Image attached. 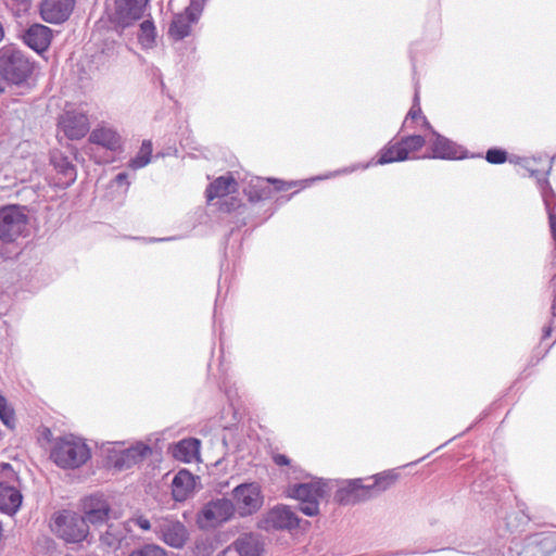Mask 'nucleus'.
Segmentation results:
<instances>
[{"label":"nucleus","mask_w":556,"mask_h":556,"mask_svg":"<svg viewBox=\"0 0 556 556\" xmlns=\"http://www.w3.org/2000/svg\"><path fill=\"white\" fill-rule=\"evenodd\" d=\"M90 456V450L85 441L73 434L56 438L50 454L55 465L63 469L79 468Z\"/></svg>","instance_id":"f257e3e1"},{"label":"nucleus","mask_w":556,"mask_h":556,"mask_svg":"<svg viewBox=\"0 0 556 556\" xmlns=\"http://www.w3.org/2000/svg\"><path fill=\"white\" fill-rule=\"evenodd\" d=\"M393 481L390 475H377L371 484H364L362 479L350 480L337 490L334 500L341 505H354L379 495Z\"/></svg>","instance_id":"f03ea898"},{"label":"nucleus","mask_w":556,"mask_h":556,"mask_svg":"<svg viewBox=\"0 0 556 556\" xmlns=\"http://www.w3.org/2000/svg\"><path fill=\"white\" fill-rule=\"evenodd\" d=\"M33 73V63L12 45L0 48V77L8 84L21 85Z\"/></svg>","instance_id":"7ed1b4c3"},{"label":"nucleus","mask_w":556,"mask_h":556,"mask_svg":"<svg viewBox=\"0 0 556 556\" xmlns=\"http://www.w3.org/2000/svg\"><path fill=\"white\" fill-rule=\"evenodd\" d=\"M149 0H108L105 14L113 29L122 31L139 21Z\"/></svg>","instance_id":"20e7f679"},{"label":"nucleus","mask_w":556,"mask_h":556,"mask_svg":"<svg viewBox=\"0 0 556 556\" xmlns=\"http://www.w3.org/2000/svg\"><path fill=\"white\" fill-rule=\"evenodd\" d=\"M28 216L25 208L18 205L0 207V242L14 243L24 237L27 230Z\"/></svg>","instance_id":"39448f33"},{"label":"nucleus","mask_w":556,"mask_h":556,"mask_svg":"<svg viewBox=\"0 0 556 556\" xmlns=\"http://www.w3.org/2000/svg\"><path fill=\"white\" fill-rule=\"evenodd\" d=\"M52 531L67 543H79L87 539L89 527L83 516L63 510L59 513L51 526Z\"/></svg>","instance_id":"423d86ee"},{"label":"nucleus","mask_w":556,"mask_h":556,"mask_svg":"<svg viewBox=\"0 0 556 556\" xmlns=\"http://www.w3.org/2000/svg\"><path fill=\"white\" fill-rule=\"evenodd\" d=\"M235 511L240 517H247L255 514L263 505V495L261 486L256 482L242 483L232 490L231 500Z\"/></svg>","instance_id":"0eeeda50"},{"label":"nucleus","mask_w":556,"mask_h":556,"mask_svg":"<svg viewBox=\"0 0 556 556\" xmlns=\"http://www.w3.org/2000/svg\"><path fill=\"white\" fill-rule=\"evenodd\" d=\"M291 497L300 501L299 509L306 516L319 513V500L325 496V484L320 481L294 484L290 488Z\"/></svg>","instance_id":"6e6552de"},{"label":"nucleus","mask_w":556,"mask_h":556,"mask_svg":"<svg viewBox=\"0 0 556 556\" xmlns=\"http://www.w3.org/2000/svg\"><path fill=\"white\" fill-rule=\"evenodd\" d=\"M300 519L287 506H276L257 522V528L265 531L292 530L299 527Z\"/></svg>","instance_id":"1a4fd4ad"},{"label":"nucleus","mask_w":556,"mask_h":556,"mask_svg":"<svg viewBox=\"0 0 556 556\" xmlns=\"http://www.w3.org/2000/svg\"><path fill=\"white\" fill-rule=\"evenodd\" d=\"M235 514V506L231 500L217 498L204 505L200 513L199 520L203 527H216L228 521Z\"/></svg>","instance_id":"9d476101"},{"label":"nucleus","mask_w":556,"mask_h":556,"mask_svg":"<svg viewBox=\"0 0 556 556\" xmlns=\"http://www.w3.org/2000/svg\"><path fill=\"white\" fill-rule=\"evenodd\" d=\"M154 531L167 545L175 548H181L188 539L186 527L169 517L157 519Z\"/></svg>","instance_id":"9b49d317"},{"label":"nucleus","mask_w":556,"mask_h":556,"mask_svg":"<svg viewBox=\"0 0 556 556\" xmlns=\"http://www.w3.org/2000/svg\"><path fill=\"white\" fill-rule=\"evenodd\" d=\"M556 552V531L529 536L519 556H552Z\"/></svg>","instance_id":"f8f14e48"},{"label":"nucleus","mask_w":556,"mask_h":556,"mask_svg":"<svg viewBox=\"0 0 556 556\" xmlns=\"http://www.w3.org/2000/svg\"><path fill=\"white\" fill-rule=\"evenodd\" d=\"M149 454H151L150 446L142 442H137L128 448L114 452V454L110 456V460L115 468L124 470L141 463Z\"/></svg>","instance_id":"ddd939ff"},{"label":"nucleus","mask_w":556,"mask_h":556,"mask_svg":"<svg viewBox=\"0 0 556 556\" xmlns=\"http://www.w3.org/2000/svg\"><path fill=\"white\" fill-rule=\"evenodd\" d=\"M59 126L71 140H78L89 131L87 115L77 111H66L61 115Z\"/></svg>","instance_id":"4468645a"},{"label":"nucleus","mask_w":556,"mask_h":556,"mask_svg":"<svg viewBox=\"0 0 556 556\" xmlns=\"http://www.w3.org/2000/svg\"><path fill=\"white\" fill-rule=\"evenodd\" d=\"M86 523L102 525L109 520L111 507L103 495H90L83 502Z\"/></svg>","instance_id":"2eb2a0df"},{"label":"nucleus","mask_w":556,"mask_h":556,"mask_svg":"<svg viewBox=\"0 0 556 556\" xmlns=\"http://www.w3.org/2000/svg\"><path fill=\"white\" fill-rule=\"evenodd\" d=\"M74 4L75 0H42L40 15L48 23L60 24L70 17Z\"/></svg>","instance_id":"dca6fc26"},{"label":"nucleus","mask_w":556,"mask_h":556,"mask_svg":"<svg viewBox=\"0 0 556 556\" xmlns=\"http://www.w3.org/2000/svg\"><path fill=\"white\" fill-rule=\"evenodd\" d=\"M23 41L34 51L41 53L48 49L52 39V30L42 24H33L24 30Z\"/></svg>","instance_id":"f3484780"},{"label":"nucleus","mask_w":556,"mask_h":556,"mask_svg":"<svg viewBox=\"0 0 556 556\" xmlns=\"http://www.w3.org/2000/svg\"><path fill=\"white\" fill-rule=\"evenodd\" d=\"M431 138L428 142L431 144L432 157L435 159H460L458 147L450 139L438 134L433 128L430 129Z\"/></svg>","instance_id":"a211bd4d"},{"label":"nucleus","mask_w":556,"mask_h":556,"mask_svg":"<svg viewBox=\"0 0 556 556\" xmlns=\"http://www.w3.org/2000/svg\"><path fill=\"white\" fill-rule=\"evenodd\" d=\"M194 477L188 470H179L172 481V495L176 502L186 501L194 490Z\"/></svg>","instance_id":"6ab92c4d"},{"label":"nucleus","mask_w":556,"mask_h":556,"mask_svg":"<svg viewBox=\"0 0 556 556\" xmlns=\"http://www.w3.org/2000/svg\"><path fill=\"white\" fill-rule=\"evenodd\" d=\"M239 556H262L264 544L258 534H241L231 545Z\"/></svg>","instance_id":"aec40b11"},{"label":"nucleus","mask_w":556,"mask_h":556,"mask_svg":"<svg viewBox=\"0 0 556 556\" xmlns=\"http://www.w3.org/2000/svg\"><path fill=\"white\" fill-rule=\"evenodd\" d=\"M198 20L197 14L191 8L185 12L176 14L169 26V35L176 40H181L190 34L191 25Z\"/></svg>","instance_id":"412c9836"},{"label":"nucleus","mask_w":556,"mask_h":556,"mask_svg":"<svg viewBox=\"0 0 556 556\" xmlns=\"http://www.w3.org/2000/svg\"><path fill=\"white\" fill-rule=\"evenodd\" d=\"M89 141L111 151H118L122 148V137L116 130L109 127L93 129Z\"/></svg>","instance_id":"4be33fe9"},{"label":"nucleus","mask_w":556,"mask_h":556,"mask_svg":"<svg viewBox=\"0 0 556 556\" xmlns=\"http://www.w3.org/2000/svg\"><path fill=\"white\" fill-rule=\"evenodd\" d=\"M22 504L21 492L5 483H0V510L9 515L15 514Z\"/></svg>","instance_id":"5701e85b"},{"label":"nucleus","mask_w":556,"mask_h":556,"mask_svg":"<svg viewBox=\"0 0 556 556\" xmlns=\"http://www.w3.org/2000/svg\"><path fill=\"white\" fill-rule=\"evenodd\" d=\"M237 190V181L231 175L220 176L211 182L206 189V198L212 201L215 198L228 195Z\"/></svg>","instance_id":"b1692460"},{"label":"nucleus","mask_w":556,"mask_h":556,"mask_svg":"<svg viewBox=\"0 0 556 556\" xmlns=\"http://www.w3.org/2000/svg\"><path fill=\"white\" fill-rule=\"evenodd\" d=\"M200 441L198 439H184L174 448V456L184 462H191L199 453Z\"/></svg>","instance_id":"393cba45"},{"label":"nucleus","mask_w":556,"mask_h":556,"mask_svg":"<svg viewBox=\"0 0 556 556\" xmlns=\"http://www.w3.org/2000/svg\"><path fill=\"white\" fill-rule=\"evenodd\" d=\"M51 163L58 173L62 174L66 178V185H70L76 179V169L68 157L62 153H53L51 155Z\"/></svg>","instance_id":"a878e982"},{"label":"nucleus","mask_w":556,"mask_h":556,"mask_svg":"<svg viewBox=\"0 0 556 556\" xmlns=\"http://www.w3.org/2000/svg\"><path fill=\"white\" fill-rule=\"evenodd\" d=\"M124 539L125 529L114 523L109 525L106 531L100 536L101 543L111 548H118Z\"/></svg>","instance_id":"bb28decb"},{"label":"nucleus","mask_w":556,"mask_h":556,"mask_svg":"<svg viewBox=\"0 0 556 556\" xmlns=\"http://www.w3.org/2000/svg\"><path fill=\"white\" fill-rule=\"evenodd\" d=\"M406 160V150L401 148L400 142L384 148L380 152L378 164H388L392 162H400Z\"/></svg>","instance_id":"cd10ccee"},{"label":"nucleus","mask_w":556,"mask_h":556,"mask_svg":"<svg viewBox=\"0 0 556 556\" xmlns=\"http://www.w3.org/2000/svg\"><path fill=\"white\" fill-rule=\"evenodd\" d=\"M152 143L150 140H144L140 147L137 155L130 160L129 166L132 169H139L148 165L151 161Z\"/></svg>","instance_id":"c85d7f7f"},{"label":"nucleus","mask_w":556,"mask_h":556,"mask_svg":"<svg viewBox=\"0 0 556 556\" xmlns=\"http://www.w3.org/2000/svg\"><path fill=\"white\" fill-rule=\"evenodd\" d=\"M155 26L152 21H143L140 24V33L138 39L141 46L146 49L152 48L155 43Z\"/></svg>","instance_id":"c756f323"},{"label":"nucleus","mask_w":556,"mask_h":556,"mask_svg":"<svg viewBox=\"0 0 556 556\" xmlns=\"http://www.w3.org/2000/svg\"><path fill=\"white\" fill-rule=\"evenodd\" d=\"M417 118L422 119V125L427 129L430 130L432 128L431 125L429 124V122L427 121V118L425 116H422V114H421V109L419 106V93H418V90L416 89L415 97H414V104H413L412 109L409 110V112L403 123V127L408 128L410 126V124L414 123V121Z\"/></svg>","instance_id":"7c9ffc66"},{"label":"nucleus","mask_w":556,"mask_h":556,"mask_svg":"<svg viewBox=\"0 0 556 556\" xmlns=\"http://www.w3.org/2000/svg\"><path fill=\"white\" fill-rule=\"evenodd\" d=\"M399 142L401 144V148L406 150V159H407L408 154L410 152L418 151L425 146L426 138L420 135H409V136L403 137Z\"/></svg>","instance_id":"2f4dec72"},{"label":"nucleus","mask_w":556,"mask_h":556,"mask_svg":"<svg viewBox=\"0 0 556 556\" xmlns=\"http://www.w3.org/2000/svg\"><path fill=\"white\" fill-rule=\"evenodd\" d=\"M0 419L10 429L15 426V417L13 409L8 405L4 396L0 394Z\"/></svg>","instance_id":"473e14b6"},{"label":"nucleus","mask_w":556,"mask_h":556,"mask_svg":"<svg viewBox=\"0 0 556 556\" xmlns=\"http://www.w3.org/2000/svg\"><path fill=\"white\" fill-rule=\"evenodd\" d=\"M128 556H167L165 549L155 544H147L132 551Z\"/></svg>","instance_id":"72a5a7b5"},{"label":"nucleus","mask_w":556,"mask_h":556,"mask_svg":"<svg viewBox=\"0 0 556 556\" xmlns=\"http://www.w3.org/2000/svg\"><path fill=\"white\" fill-rule=\"evenodd\" d=\"M507 159V153L501 149H490L486 151L485 160L491 164H503Z\"/></svg>","instance_id":"f704fd0d"},{"label":"nucleus","mask_w":556,"mask_h":556,"mask_svg":"<svg viewBox=\"0 0 556 556\" xmlns=\"http://www.w3.org/2000/svg\"><path fill=\"white\" fill-rule=\"evenodd\" d=\"M273 460L277 466H289L291 464L290 458L283 454H275Z\"/></svg>","instance_id":"c9c22d12"},{"label":"nucleus","mask_w":556,"mask_h":556,"mask_svg":"<svg viewBox=\"0 0 556 556\" xmlns=\"http://www.w3.org/2000/svg\"><path fill=\"white\" fill-rule=\"evenodd\" d=\"M115 182L119 186L122 185H126V187L129 186V181H128V175L126 173H118L116 176H115Z\"/></svg>","instance_id":"e433bc0d"},{"label":"nucleus","mask_w":556,"mask_h":556,"mask_svg":"<svg viewBox=\"0 0 556 556\" xmlns=\"http://www.w3.org/2000/svg\"><path fill=\"white\" fill-rule=\"evenodd\" d=\"M548 222H549V228L553 236V239L556 242V215L553 213H549L548 215Z\"/></svg>","instance_id":"4c0bfd02"},{"label":"nucleus","mask_w":556,"mask_h":556,"mask_svg":"<svg viewBox=\"0 0 556 556\" xmlns=\"http://www.w3.org/2000/svg\"><path fill=\"white\" fill-rule=\"evenodd\" d=\"M136 525L141 528L142 530H150L151 529V522L144 518V517H139L137 518L136 520Z\"/></svg>","instance_id":"58836bf2"},{"label":"nucleus","mask_w":556,"mask_h":556,"mask_svg":"<svg viewBox=\"0 0 556 556\" xmlns=\"http://www.w3.org/2000/svg\"><path fill=\"white\" fill-rule=\"evenodd\" d=\"M265 195L261 192H255L254 194L252 193V191L249 192V198L251 201H260L261 199H263Z\"/></svg>","instance_id":"ea45409f"},{"label":"nucleus","mask_w":556,"mask_h":556,"mask_svg":"<svg viewBox=\"0 0 556 556\" xmlns=\"http://www.w3.org/2000/svg\"><path fill=\"white\" fill-rule=\"evenodd\" d=\"M551 332H552V327L551 326L545 327L544 330H543V338L549 337Z\"/></svg>","instance_id":"a19ab883"},{"label":"nucleus","mask_w":556,"mask_h":556,"mask_svg":"<svg viewBox=\"0 0 556 556\" xmlns=\"http://www.w3.org/2000/svg\"><path fill=\"white\" fill-rule=\"evenodd\" d=\"M4 38V28H3V24L0 22V42L3 40Z\"/></svg>","instance_id":"79ce46f5"},{"label":"nucleus","mask_w":556,"mask_h":556,"mask_svg":"<svg viewBox=\"0 0 556 556\" xmlns=\"http://www.w3.org/2000/svg\"><path fill=\"white\" fill-rule=\"evenodd\" d=\"M273 182H277V184H280V185H281V186L277 187V189H278V190H285V189H286V188H285V186H283V185H285V182H282V181H280V180H276V179H275V180H273Z\"/></svg>","instance_id":"37998d69"},{"label":"nucleus","mask_w":556,"mask_h":556,"mask_svg":"<svg viewBox=\"0 0 556 556\" xmlns=\"http://www.w3.org/2000/svg\"><path fill=\"white\" fill-rule=\"evenodd\" d=\"M4 80L2 79V77L0 78V92H3L4 91Z\"/></svg>","instance_id":"c03bdc74"},{"label":"nucleus","mask_w":556,"mask_h":556,"mask_svg":"<svg viewBox=\"0 0 556 556\" xmlns=\"http://www.w3.org/2000/svg\"><path fill=\"white\" fill-rule=\"evenodd\" d=\"M4 468H10V464H3Z\"/></svg>","instance_id":"a18cd8bd"}]
</instances>
